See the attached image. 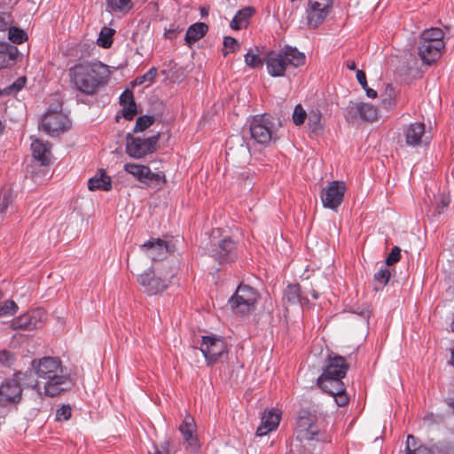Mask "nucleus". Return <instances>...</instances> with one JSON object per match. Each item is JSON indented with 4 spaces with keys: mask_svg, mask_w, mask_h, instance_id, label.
Wrapping results in <instances>:
<instances>
[{
    "mask_svg": "<svg viewBox=\"0 0 454 454\" xmlns=\"http://www.w3.org/2000/svg\"><path fill=\"white\" fill-rule=\"evenodd\" d=\"M31 150L34 158L41 166L47 167L51 162V144L43 143L40 139H34L31 143Z\"/></svg>",
    "mask_w": 454,
    "mask_h": 454,
    "instance_id": "5701e85b",
    "label": "nucleus"
},
{
    "mask_svg": "<svg viewBox=\"0 0 454 454\" xmlns=\"http://www.w3.org/2000/svg\"><path fill=\"white\" fill-rule=\"evenodd\" d=\"M400 259H401V249L399 247L395 246L392 248L391 252L386 258V264L387 266H391V265L396 263L397 262H399Z\"/></svg>",
    "mask_w": 454,
    "mask_h": 454,
    "instance_id": "603ef678",
    "label": "nucleus"
},
{
    "mask_svg": "<svg viewBox=\"0 0 454 454\" xmlns=\"http://www.w3.org/2000/svg\"><path fill=\"white\" fill-rule=\"evenodd\" d=\"M390 278V271L386 268H381L374 274V280L385 286L388 283Z\"/></svg>",
    "mask_w": 454,
    "mask_h": 454,
    "instance_id": "8fccbe9b",
    "label": "nucleus"
},
{
    "mask_svg": "<svg viewBox=\"0 0 454 454\" xmlns=\"http://www.w3.org/2000/svg\"><path fill=\"white\" fill-rule=\"evenodd\" d=\"M259 298L260 294L256 289L248 285L240 284L228 303L235 314L247 316L255 310Z\"/></svg>",
    "mask_w": 454,
    "mask_h": 454,
    "instance_id": "0eeeda50",
    "label": "nucleus"
},
{
    "mask_svg": "<svg viewBox=\"0 0 454 454\" xmlns=\"http://www.w3.org/2000/svg\"><path fill=\"white\" fill-rule=\"evenodd\" d=\"M356 79L359 84L362 86L363 89H366L367 87V80H366V74L362 70H356Z\"/></svg>",
    "mask_w": 454,
    "mask_h": 454,
    "instance_id": "bf43d9fd",
    "label": "nucleus"
},
{
    "mask_svg": "<svg viewBox=\"0 0 454 454\" xmlns=\"http://www.w3.org/2000/svg\"><path fill=\"white\" fill-rule=\"evenodd\" d=\"M27 372H16L12 378L6 379L0 385V407L8 410H17L18 404L22 400L23 388L20 381L24 380Z\"/></svg>",
    "mask_w": 454,
    "mask_h": 454,
    "instance_id": "423d86ee",
    "label": "nucleus"
},
{
    "mask_svg": "<svg viewBox=\"0 0 454 454\" xmlns=\"http://www.w3.org/2000/svg\"><path fill=\"white\" fill-rule=\"evenodd\" d=\"M403 454H432L430 447L422 444L412 434L407 436L405 450Z\"/></svg>",
    "mask_w": 454,
    "mask_h": 454,
    "instance_id": "c85d7f7f",
    "label": "nucleus"
},
{
    "mask_svg": "<svg viewBox=\"0 0 454 454\" xmlns=\"http://www.w3.org/2000/svg\"><path fill=\"white\" fill-rule=\"evenodd\" d=\"M223 56H227L230 52L238 51L240 48V44L234 37L225 36L223 38Z\"/></svg>",
    "mask_w": 454,
    "mask_h": 454,
    "instance_id": "37998d69",
    "label": "nucleus"
},
{
    "mask_svg": "<svg viewBox=\"0 0 454 454\" xmlns=\"http://www.w3.org/2000/svg\"><path fill=\"white\" fill-rule=\"evenodd\" d=\"M46 319L44 310L37 309L28 311L16 318L12 322L11 327L13 330L32 331L41 328Z\"/></svg>",
    "mask_w": 454,
    "mask_h": 454,
    "instance_id": "dca6fc26",
    "label": "nucleus"
},
{
    "mask_svg": "<svg viewBox=\"0 0 454 454\" xmlns=\"http://www.w3.org/2000/svg\"><path fill=\"white\" fill-rule=\"evenodd\" d=\"M349 368L345 357L340 355H329L322 374L317 380V385L319 388H327L333 386L334 383H344L345 378Z\"/></svg>",
    "mask_w": 454,
    "mask_h": 454,
    "instance_id": "39448f33",
    "label": "nucleus"
},
{
    "mask_svg": "<svg viewBox=\"0 0 454 454\" xmlns=\"http://www.w3.org/2000/svg\"><path fill=\"white\" fill-rule=\"evenodd\" d=\"M281 412L278 410L271 409L265 411L262 416L261 425L256 429L257 436H264L271 432L279 425Z\"/></svg>",
    "mask_w": 454,
    "mask_h": 454,
    "instance_id": "6ab92c4d",
    "label": "nucleus"
},
{
    "mask_svg": "<svg viewBox=\"0 0 454 454\" xmlns=\"http://www.w3.org/2000/svg\"><path fill=\"white\" fill-rule=\"evenodd\" d=\"M72 415V409L70 405H62L56 411L57 420H68Z\"/></svg>",
    "mask_w": 454,
    "mask_h": 454,
    "instance_id": "864d4df0",
    "label": "nucleus"
},
{
    "mask_svg": "<svg viewBox=\"0 0 454 454\" xmlns=\"http://www.w3.org/2000/svg\"><path fill=\"white\" fill-rule=\"evenodd\" d=\"M3 298V294L0 292V300ZM18 309L17 304L11 300L5 301L3 304L0 303V317L13 315Z\"/></svg>",
    "mask_w": 454,
    "mask_h": 454,
    "instance_id": "c03bdc74",
    "label": "nucleus"
},
{
    "mask_svg": "<svg viewBox=\"0 0 454 454\" xmlns=\"http://www.w3.org/2000/svg\"><path fill=\"white\" fill-rule=\"evenodd\" d=\"M15 360V356L12 352L3 349L0 351V364L6 367H11Z\"/></svg>",
    "mask_w": 454,
    "mask_h": 454,
    "instance_id": "09e8293b",
    "label": "nucleus"
},
{
    "mask_svg": "<svg viewBox=\"0 0 454 454\" xmlns=\"http://www.w3.org/2000/svg\"><path fill=\"white\" fill-rule=\"evenodd\" d=\"M122 106V116L128 120L131 121L137 113L136 102L129 103V105H121Z\"/></svg>",
    "mask_w": 454,
    "mask_h": 454,
    "instance_id": "de8ad7c7",
    "label": "nucleus"
},
{
    "mask_svg": "<svg viewBox=\"0 0 454 454\" xmlns=\"http://www.w3.org/2000/svg\"><path fill=\"white\" fill-rule=\"evenodd\" d=\"M329 11H314L307 9L308 25L309 27H317L326 19Z\"/></svg>",
    "mask_w": 454,
    "mask_h": 454,
    "instance_id": "f704fd0d",
    "label": "nucleus"
},
{
    "mask_svg": "<svg viewBox=\"0 0 454 454\" xmlns=\"http://www.w3.org/2000/svg\"><path fill=\"white\" fill-rule=\"evenodd\" d=\"M360 119L365 121H374L378 118V109L374 106L360 102Z\"/></svg>",
    "mask_w": 454,
    "mask_h": 454,
    "instance_id": "e433bc0d",
    "label": "nucleus"
},
{
    "mask_svg": "<svg viewBox=\"0 0 454 454\" xmlns=\"http://www.w3.org/2000/svg\"><path fill=\"white\" fill-rule=\"evenodd\" d=\"M264 62L268 74L272 77H282L285 75L287 65L281 51H270L264 57Z\"/></svg>",
    "mask_w": 454,
    "mask_h": 454,
    "instance_id": "a211bd4d",
    "label": "nucleus"
},
{
    "mask_svg": "<svg viewBox=\"0 0 454 454\" xmlns=\"http://www.w3.org/2000/svg\"><path fill=\"white\" fill-rule=\"evenodd\" d=\"M123 169L143 184L142 188L160 190L166 183V176L163 172H152L151 168L145 165L126 163Z\"/></svg>",
    "mask_w": 454,
    "mask_h": 454,
    "instance_id": "1a4fd4ad",
    "label": "nucleus"
},
{
    "mask_svg": "<svg viewBox=\"0 0 454 454\" xmlns=\"http://www.w3.org/2000/svg\"><path fill=\"white\" fill-rule=\"evenodd\" d=\"M332 2L319 3L316 0H309V8L314 11H330Z\"/></svg>",
    "mask_w": 454,
    "mask_h": 454,
    "instance_id": "5fc2aeb1",
    "label": "nucleus"
},
{
    "mask_svg": "<svg viewBox=\"0 0 454 454\" xmlns=\"http://www.w3.org/2000/svg\"><path fill=\"white\" fill-rule=\"evenodd\" d=\"M68 75L74 90L86 96H94L106 85L110 70L100 61H82L70 67Z\"/></svg>",
    "mask_w": 454,
    "mask_h": 454,
    "instance_id": "f03ea898",
    "label": "nucleus"
},
{
    "mask_svg": "<svg viewBox=\"0 0 454 454\" xmlns=\"http://www.w3.org/2000/svg\"><path fill=\"white\" fill-rule=\"evenodd\" d=\"M324 392L334 396L335 403L340 407L346 406L349 402V397L346 392V386L344 383H334L327 388H321Z\"/></svg>",
    "mask_w": 454,
    "mask_h": 454,
    "instance_id": "bb28decb",
    "label": "nucleus"
},
{
    "mask_svg": "<svg viewBox=\"0 0 454 454\" xmlns=\"http://www.w3.org/2000/svg\"><path fill=\"white\" fill-rule=\"evenodd\" d=\"M202 12V15L205 13V14H207V12H205L204 10L201 11Z\"/></svg>",
    "mask_w": 454,
    "mask_h": 454,
    "instance_id": "0e129e2a",
    "label": "nucleus"
},
{
    "mask_svg": "<svg viewBox=\"0 0 454 454\" xmlns=\"http://www.w3.org/2000/svg\"><path fill=\"white\" fill-rule=\"evenodd\" d=\"M159 139V133L146 138L135 137L129 133L126 136V153L134 159L145 158L157 151Z\"/></svg>",
    "mask_w": 454,
    "mask_h": 454,
    "instance_id": "9b49d317",
    "label": "nucleus"
},
{
    "mask_svg": "<svg viewBox=\"0 0 454 454\" xmlns=\"http://www.w3.org/2000/svg\"><path fill=\"white\" fill-rule=\"evenodd\" d=\"M364 90L366 91V95L369 98H375L377 97V91L376 90H372L371 88H368V86Z\"/></svg>",
    "mask_w": 454,
    "mask_h": 454,
    "instance_id": "052dcab7",
    "label": "nucleus"
},
{
    "mask_svg": "<svg viewBox=\"0 0 454 454\" xmlns=\"http://www.w3.org/2000/svg\"><path fill=\"white\" fill-rule=\"evenodd\" d=\"M31 368L36 380L31 387L42 395L56 397L69 390L74 381L69 373L65 372L62 361L58 356H43L35 358Z\"/></svg>",
    "mask_w": 454,
    "mask_h": 454,
    "instance_id": "f257e3e1",
    "label": "nucleus"
},
{
    "mask_svg": "<svg viewBox=\"0 0 454 454\" xmlns=\"http://www.w3.org/2000/svg\"><path fill=\"white\" fill-rule=\"evenodd\" d=\"M251 137L263 145H269L276 132L274 119L267 114H258L253 117L249 127Z\"/></svg>",
    "mask_w": 454,
    "mask_h": 454,
    "instance_id": "9d476101",
    "label": "nucleus"
},
{
    "mask_svg": "<svg viewBox=\"0 0 454 454\" xmlns=\"http://www.w3.org/2000/svg\"><path fill=\"white\" fill-rule=\"evenodd\" d=\"M157 75V68L151 67L143 76L138 77V83H143L145 81L152 82Z\"/></svg>",
    "mask_w": 454,
    "mask_h": 454,
    "instance_id": "13d9d810",
    "label": "nucleus"
},
{
    "mask_svg": "<svg viewBox=\"0 0 454 454\" xmlns=\"http://www.w3.org/2000/svg\"><path fill=\"white\" fill-rule=\"evenodd\" d=\"M176 273L177 268L165 262L145 270L137 279L145 294L156 295L168 288Z\"/></svg>",
    "mask_w": 454,
    "mask_h": 454,
    "instance_id": "7ed1b4c3",
    "label": "nucleus"
},
{
    "mask_svg": "<svg viewBox=\"0 0 454 454\" xmlns=\"http://www.w3.org/2000/svg\"><path fill=\"white\" fill-rule=\"evenodd\" d=\"M146 450V453L144 454H171L172 452H176L172 445V441L169 438H166L160 443V447L153 442H150V446H147Z\"/></svg>",
    "mask_w": 454,
    "mask_h": 454,
    "instance_id": "7c9ffc66",
    "label": "nucleus"
},
{
    "mask_svg": "<svg viewBox=\"0 0 454 454\" xmlns=\"http://www.w3.org/2000/svg\"><path fill=\"white\" fill-rule=\"evenodd\" d=\"M346 67L349 70H356V64L354 60H348L346 62Z\"/></svg>",
    "mask_w": 454,
    "mask_h": 454,
    "instance_id": "680f3d73",
    "label": "nucleus"
},
{
    "mask_svg": "<svg viewBox=\"0 0 454 454\" xmlns=\"http://www.w3.org/2000/svg\"><path fill=\"white\" fill-rule=\"evenodd\" d=\"M208 31V26L204 22H197L191 25L185 34V43L192 46L194 43L201 39Z\"/></svg>",
    "mask_w": 454,
    "mask_h": 454,
    "instance_id": "a878e982",
    "label": "nucleus"
},
{
    "mask_svg": "<svg viewBox=\"0 0 454 454\" xmlns=\"http://www.w3.org/2000/svg\"><path fill=\"white\" fill-rule=\"evenodd\" d=\"M283 56H285V60L287 66H293L294 67H299L305 63V54L300 51L296 47H293L290 45H286L281 50Z\"/></svg>",
    "mask_w": 454,
    "mask_h": 454,
    "instance_id": "393cba45",
    "label": "nucleus"
},
{
    "mask_svg": "<svg viewBox=\"0 0 454 454\" xmlns=\"http://www.w3.org/2000/svg\"><path fill=\"white\" fill-rule=\"evenodd\" d=\"M107 9L113 12H129L134 6L132 0H106Z\"/></svg>",
    "mask_w": 454,
    "mask_h": 454,
    "instance_id": "2f4dec72",
    "label": "nucleus"
},
{
    "mask_svg": "<svg viewBox=\"0 0 454 454\" xmlns=\"http://www.w3.org/2000/svg\"><path fill=\"white\" fill-rule=\"evenodd\" d=\"M425 135V124L419 121L412 122L404 127L403 136L409 146H418L422 143Z\"/></svg>",
    "mask_w": 454,
    "mask_h": 454,
    "instance_id": "412c9836",
    "label": "nucleus"
},
{
    "mask_svg": "<svg viewBox=\"0 0 454 454\" xmlns=\"http://www.w3.org/2000/svg\"><path fill=\"white\" fill-rule=\"evenodd\" d=\"M155 119L153 116L143 115L137 119L133 132H142L152 126Z\"/></svg>",
    "mask_w": 454,
    "mask_h": 454,
    "instance_id": "a19ab883",
    "label": "nucleus"
},
{
    "mask_svg": "<svg viewBox=\"0 0 454 454\" xmlns=\"http://www.w3.org/2000/svg\"><path fill=\"white\" fill-rule=\"evenodd\" d=\"M245 62L247 66L252 68L262 67L264 62V59H261L258 53H254L252 50L248 51L245 55Z\"/></svg>",
    "mask_w": 454,
    "mask_h": 454,
    "instance_id": "79ce46f5",
    "label": "nucleus"
},
{
    "mask_svg": "<svg viewBox=\"0 0 454 454\" xmlns=\"http://www.w3.org/2000/svg\"><path fill=\"white\" fill-rule=\"evenodd\" d=\"M13 22L12 14L7 12H0V32L6 31Z\"/></svg>",
    "mask_w": 454,
    "mask_h": 454,
    "instance_id": "3c124183",
    "label": "nucleus"
},
{
    "mask_svg": "<svg viewBox=\"0 0 454 454\" xmlns=\"http://www.w3.org/2000/svg\"><path fill=\"white\" fill-rule=\"evenodd\" d=\"M8 39L14 44H21L27 41V34L21 28L10 25L7 28Z\"/></svg>",
    "mask_w": 454,
    "mask_h": 454,
    "instance_id": "c9c22d12",
    "label": "nucleus"
},
{
    "mask_svg": "<svg viewBox=\"0 0 454 454\" xmlns=\"http://www.w3.org/2000/svg\"><path fill=\"white\" fill-rule=\"evenodd\" d=\"M301 292L299 284H290L284 291L283 301L289 305H295L301 303Z\"/></svg>",
    "mask_w": 454,
    "mask_h": 454,
    "instance_id": "c756f323",
    "label": "nucleus"
},
{
    "mask_svg": "<svg viewBox=\"0 0 454 454\" xmlns=\"http://www.w3.org/2000/svg\"><path fill=\"white\" fill-rule=\"evenodd\" d=\"M307 116H308V114L303 109L301 105L295 106L294 113H293V121L295 125L300 126V125L303 124Z\"/></svg>",
    "mask_w": 454,
    "mask_h": 454,
    "instance_id": "49530a36",
    "label": "nucleus"
},
{
    "mask_svg": "<svg viewBox=\"0 0 454 454\" xmlns=\"http://www.w3.org/2000/svg\"><path fill=\"white\" fill-rule=\"evenodd\" d=\"M41 127L45 133L54 137L69 129L71 122L61 111L49 110L42 118Z\"/></svg>",
    "mask_w": 454,
    "mask_h": 454,
    "instance_id": "ddd939ff",
    "label": "nucleus"
},
{
    "mask_svg": "<svg viewBox=\"0 0 454 454\" xmlns=\"http://www.w3.org/2000/svg\"><path fill=\"white\" fill-rule=\"evenodd\" d=\"M345 192L344 182L333 181L329 183L321 192L323 207L336 211L343 201Z\"/></svg>",
    "mask_w": 454,
    "mask_h": 454,
    "instance_id": "2eb2a0df",
    "label": "nucleus"
},
{
    "mask_svg": "<svg viewBox=\"0 0 454 454\" xmlns=\"http://www.w3.org/2000/svg\"><path fill=\"white\" fill-rule=\"evenodd\" d=\"M291 2H294L295 0H290Z\"/></svg>",
    "mask_w": 454,
    "mask_h": 454,
    "instance_id": "338daca9",
    "label": "nucleus"
},
{
    "mask_svg": "<svg viewBox=\"0 0 454 454\" xmlns=\"http://www.w3.org/2000/svg\"><path fill=\"white\" fill-rule=\"evenodd\" d=\"M132 102H135L133 92L127 89L120 96V105H129Z\"/></svg>",
    "mask_w": 454,
    "mask_h": 454,
    "instance_id": "4d7b16f0",
    "label": "nucleus"
},
{
    "mask_svg": "<svg viewBox=\"0 0 454 454\" xmlns=\"http://www.w3.org/2000/svg\"><path fill=\"white\" fill-rule=\"evenodd\" d=\"M200 350L207 364L212 365L226 353V346L224 341L220 338L204 336L202 338Z\"/></svg>",
    "mask_w": 454,
    "mask_h": 454,
    "instance_id": "f3484780",
    "label": "nucleus"
},
{
    "mask_svg": "<svg viewBox=\"0 0 454 454\" xmlns=\"http://www.w3.org/2000/svg\"><path fill=\"white\" fill-rule=\"evenodd\" d=\"M254 12L253 7H245L235 14L231 21V27L234 30H240L247 27L249 19Z\"/></svg>",
    "mask_w": 454,
    "mask_h": 454,
    "instance_id": "cd10ccee",
    "label": "nucleus"
},
{
    "mask_svg": "<svg viewBox=\"0 0 454 454\" xmlns=\"http://www.w3.org/2000/svg\"><path fill=\"white\" fill-rule=\"evenodd\" d=\"M202 12V15L205 13V14H207V12H205L204 10L201 11Z\"/></svg>",
    "mask_w": 454,
    "mask_h": 454,
    "instance_id": "69168bd1",
    "label": "nucleus"
},
{
    "mask_svg": "<svg viewBox=\"0 0 454 454\" xmlns=\"http://www.w3.org/2000/svg\"><path fill=\"white\" fill-rule=\"evenodd\" d=\"M88 188L90 191H106L108 192L112 189V180L106 175V170L99 168L96 175L89 179Z\"/></svg>",
    "mask_w": 454,
    "mask_h": 454,
    "instance_id": "b1692460",
    "label": "nucleus"
},
{
    "mask_svg": "<svg viewBox=\"0 0 454 454\" xmlns=\"http://www.w3.org/2000/svg\"><path fill=\"white\" fill-rule=\"evenodd\" d=\"M20 51L14 45L7 42H0V69L14 66Z\"/></svg>",
    "mask_w": 454,
    "mask_h": 454,
    "instance_id": "4be33fe9",
    "label": "nucleus"
},
{
    "mask_svg": "<svg viewBox=\"0 0 454 454\" xmlns=\"http://www.w3.org/2000/svg\"><path fill=\"white\" fill-rule=\"evenodd\" d=\"M1 96H8L7 92H5V88L0 89V97Z\"/></svg>",
    "mask_w": 454,
    "mask_h": 454,
    "instance_id": "e2e57ef3",
    "label": "nucleus"
},
{
    "mask_svg": "<svg viewBox=\"0 0 454 454\" xmlns=\"http://www.w3.org/2000/svg\"><path fill=\"white\" fill-rule=\"evenodd\" d=\"M12 192L10 189L4 188L0 191V214H4L12 204Z\"/></svg>",
    "mask_w": 454,
    "mask_h": 454,
    "instance_id": "ea45409f",
    "label": "nucleus"
},
{
    "mask_svg": "<svg viewBox=\"0 0 454 454\" xmlns=\"http://www.w3.org/2000/svg\"><path fill=\"white\" fill-rule=\"evenodd\" d=\"M317 417L315 414L309 412L306 410H301L299 411L296 425H297V433L298 438L308 441L321 442L319 443V449L325 447V442H327V437L324 433L319 431L316 426Z\"/></svg>",
    "mask_w": 454,
    "mask_h": 454,
    "instance_id": "6e6552de",
    "label": "nucleus"
},
{
    "mask_svg": "<svg viewBox=\"0 0 454 454\" xmlns=\"http://www.w3.org/2000/svg\"><path fill=\"white\" fill-rule=\"evenodd\" d=\"M444 32L439 27L424 30L419 38V56L427 65H431L442 56L445 49Z\"/></svg>",
    "mask_w": 454,
    "mask_h": 454,
    "instance_id": "20e7f679",
    "label": "nucleus"
},
{
    "mask_svg": "<svg viewBox=\"0 0 454 454\" xmlns=\"http://www.w3.org/2000/svg\"><path fill=\"white\" fill-rule=\"evenodd\" d=\"M179 430L183 435V438L187 444L192 450L199 448L198 438L196 435V424L193 418L190 415L185 416L182 424L179 427Z\"/></svg>",
    "mask_w": 454,
    "mask_h": 454,
    "instance_id": "aec40b11",
    "label": "nucleus"
},
{
    "mask_svg": "<svg viewBox=\"0 0 454 454\" xmlns=\"http://www.w3.org/2000/svg\"><path fill=\"white\" fill-rule=\"evenodd\" d=\"M183 31V27L180 26H171L169 29H166L164 32V37L169 40H174Z\"/></svg>",
    "mask_w": 454,
    "mask_h": 454,
    "instance_id": "6e6d98bb",
    "label": "nucleus"
},
{
    "mask_svg": "<svg viewBox=\"0 0 454 454\" xmlns=\"http://www.w3.org/2000/svg\"><path fill=\"white\" fill-rule=\"evenodd\" d=\"M207 253L218 263H230L238 259V245L231 237H224L215 241L210 240Z\"/></svg>",
    "mask_w": 454,
    "mask_h": 454,
    "instance_id": "f8f14e48",
    "label": "nucleus"
},
{
    "mask_svg": "<svg viewBox=\"0 0 454 454\" xmlns=\"http://www.w3.org/2000/svg\"><path fill=\"white\" fill-rule=\"evenodd\" d=\"M140 249L148 258L156 262L166 259L169 254L175 252V245L160 238H152L143 245Z\"/></svg>",
    "mask_w": 454,
    "mask_h": 454,
    "instance_id": "4468645a",
    "label": "nucleus"
},
{
    "mask_svg": "<svg viewBox=\"0 0 454 454\" xmlns=\"http://www.w3.org/2000/svg\"><path fill=\"white\" fill-rule=\"evenodd\" d=\"M360 102L354 103L350 102L346 108L345 118L348 122H356L360 119Z\"/></svg>",
    "mask_w": 454,
    "mask_h": 454,
    "instance_id": "58836bf2",
    "label": "nucleus"
},
{
    "mask_svg": "<svg viewBox=\"0 0 454 454\" xmlns=\"http://www.w3.org/2000/svg\"><path fill=\"white\" fill-rule=\"evenodd\" d=\"M308 125L311 132L317 134L324 129V123L322 122V114L318 109L311 110L308 114Z\"/></svg>",
    "mask_w": 454,
    "mask_h": 454,
    "instance_id": "473e14b6",
    "label": "nucleus"
},
{
    "mask_svg": "<svg viewBox=\"0 0 454 454\" xmlns=\"http://www.w3.org/2000/svg\"><path fill=\"white\" fill-rule=\"evenodd\" d=\"M115 34L114 28L103 27L99 32L98 44L105 49H108L113 44V37Z\"/></svg>",
    "mask_w": 454,
    "mask_h": 454,
    "instance_id": "4c0bfd02",
    "label": "nucleus"
},
{
    "mask_svg": "<svg viewBox=\"0 0 454 454\" xmlns=\"http://www.w3.org/2000/svg\"><path fill=\"white\" fill-rule=\"evenodd\" d=\"M432 454H454V442L443 439L430 447Z\"/></svg>",
    "mask_w": 454,
    "mask_h": 454,
    "instance_id": "72a5a7b5",
    "label": "nucleus"
},
{
    "mask_svg": "<svg viewBox=\"0 0 454 454\" xmlns=\"http://www.w3.org/2000/svg\"><path fill=\"white\" fill-rule=\"evenodd\" d=\"M26 82L27 78L25 76L19 77L11 85L5 87V92H7L8 96L15 95L24 88Z\"/></svg>",
    "mask_w": 454,
    "mask_h": 454,
    "instance_id": "a18cd8bd",
    "label": "nucleus"
}]
</instances>
